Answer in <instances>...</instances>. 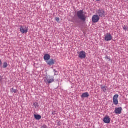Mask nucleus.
<instances>
[{
  "mask_svg": "<svg viewBox=\"0 0 128 128\" xmlns=\"http://www.w3.org/2000/svg\"><path fill=\"white\" fill-rule=\"evenodd\" d=\"M77 16L80 20H83V22H86V16L84 14V10H80L78 11L77 12Z\"/></svg>",
  "mask_w": 128,
  "mask_h": 128,
  "instance_id": "f257e3e1",
  "label": "nucleus"
},
{
  "mask_svg": "<svg viewBox=\"0 0 128 128\" xmlns=\"http://www.w3.org/2000/svg\"><path fill=\"white\" fill-rule=\"evenodd\" d=\"M78 58H81V60H83V58H86V54L84 51L78 52Z\"/></svg>",
  "mask_w": 128,
  "mask_h": 128,
  "instance_id": "f03ea898",
  "label": "nucleus"
},
{
  "mask_svg": "<svg viewBox=\"0 0 128 128\" xmlns=\"http://www.w3.org/2000/svg\"><path fill=\"white\" fill-rule=\"evenodd\" d=\"M100 16L98 15H94L92 18V22L94 24H96V22H100Z\"/></svg>",
  "mask_w": 128,
  "mask_h": 128,
  "instance_id": "7ed1b4c3",
  "label": "nucleus"
},
{
  "mask_svg": "<svg viewBox=\"0 0 128 128\" xmlns=\"http://www.w3.org/2000/svg\"><path fill=\"white\" fill-rule=\"evenodd\" d=\"M118 94H116L113 98V102L115 106L118 104Z\"/></svg>",
  "mask_w": 128,
  "mask_h": 128,
  "instance_id": "20e7f679",
  "label": "nucleus"
},
{
  "mask_svg": "<svg viewBox=\"0 0 128 128\" xmlns=\"http://www.w3.org/2000/svg\"><path fill=\"white\" fill-rule=\"evenodd\" d=\"M104 40L106 42H110L112 40V36L110 34H107L105 35Z\"/></svg>",
  "mask_w": 128,
  "mask_h": 128,
  "instance_id": "39448f33",
  "label": "nucleus"
},
{
  "mask_svg": "<svg viewBox=\"0 0 128 128\" xmlns=\"http://www.w3.org/2000/svg\"><path fill=\"white\" fill-rule=\"evenodd\" d=\"M122 112V107L115 108L114 113L116 114H120Z\"/></svg>",
  "mask_w": 128,
  "mask_h": 128,
  "instance_id": "423d86ee",
  "label": "nucleus"
},
{
  "mask_svg": "<svg viewBox=\"0 0 128 128\" xmlns=\"http://www.w3.org/2000/svg\"><path fill=\"white\" fill-rule=\"evenodd\" d=\"M20 32L22 34H27V32H28V28L27 27L24 28L22 26H20Z\"/></svg>",
  "mask_w": 128,
  "mask_h": 128,
  "instance_id": "0eeeda50",
  "label": "nucleus"
},
{
  "mask_svg": "<svg viewBox=\"0 0 128 128\" xmlns=\"http://www.w3.org/2000/svg\"><path fill=\"white\" fill-rule=\"evenodd\" d=\"M98 14H99V17L104 18V10H100L98 11Z\"/></svg>",
  "mask_w": 128,
  "mask_h": 128,
  "instance_id": "6e6552de",
  "label": "nucleus"
},
{
  "mask_svg": "<svg viewBox=\"0 0 128 128\" xmlns=\"http://www.w3.org/2000/svg\"><path fill=\"white\" fill-rule=\"evenodd\" d=\"M103 122L105 124H110V116H106L103 120Z\"/></svg>",
  "mask_w": 128,
  "mask_h": 128,
  "instance_id": "1a4fd4ad",
  "label": "nucleus"
},
{
  "mask_svg": "<svg viewBox=\"0 0 128 128\" xmlns=\"http://www.w3.org/2000/svg\"><path fill=\"white\" fill-rule=\"evenodd\" d=\"M46 62L48 66H53V64H54V59H50V60H48Z\"/></svg>",
  "mask_w": 128,
  "mask_h": 128,
  "instance_id": "9d476101",
  "label": "nucleus"
},
{
  "mask_svg": "<svg viewBox=\"0 0 128 128\" xmlns=\"http://www.w3.org/2000/svg\"><path fill=\"white\" fill-rule=\"evenodd\" d=\"M44 60H46V62L50 60V56L48 54H45L44 56Z\"/></svg>",
  "mask_w": 128,
  "mask_h": 128,
  "instance_id": "9b49d317",
  "label": "nucleus"
},
{
  "mask_svg": "<svg viewBox=\"0 0 128 128\" xmlns=\"http://www.w3.org/2000/svg\"><path fill=\"white\" fill-rule=\"evenodd\" d=\"M90 96V94H88V92H86L85 93H84L82 96L81 98H88Z\"/></svg>",
  "mask_w": 128,
  "mask_h": 128,
  "instance_id": "f8f14e48",
  "label": "nucleus"
},
{
  "mask_svg": "<svg viewBox=\"0 0 128 128\" xmlns=\"http://www.w3.org/2000/svg\"><path fill=\"white\" fill-rule=\"evenodd\" d=\"M100 88H101V90H102L104 92H106V90H107L108 88H106V86L101 85Z\"/></svg>",
  "mask_w": 128,
  "mask_h": 128,
  "instance_id": "ddd939ff",
  "label": "nucleus"
},
{
  "mask_svg": "<svg viewBox=\"0 0 128 128\" xmlns=\"http://www.w3.org/2000/svg\"><path fill=\"white\" fill-rule=\"evenodd\" d=\"M34 116L36 120H42V116H40V115L34 114Z\"/></svg>",
  "mask_w": 128,
  "mask_h": 128,
  "instance_id": "4468645a",
  "label": "nucleus"
},
{
  "mask_svg": "<svg viewBox=\"0 0 128 128\" xmlns=\"http://www.w3.org/2000/svg\"><path fill=\"white\" fill-rule=\"evenodd\" d=\"M10 92H12V94H16V92H18V90L12 88L10 89Z\"/></svg>",
  "mask_w": 128,
  "mask_h": 128,
  "instance_id": "2eb2a0df",
  "label": "nucleus"
},
{
  "mask_svg": "<svg viewBox=\"0 0 128 128\" xmlns=\"http://www.w3.org/2000/svg\"><path fill=\"white\" fill-rule=\"evenodd\" d=\"M8 63L6 62H4L3 64L4 68H8Z\"/></svg>",
  "mask_w": 128,
  "mask_h": 128,
  "instance_id": "dca6fc26",
  "label": "nucleus"
},
{
  "mask_svg": "<svg viewBox=\"0 0 128 128\" xmlns=\"http://www.w3.org/2000/svg\"><path fill=\"white\" fill-rule=\"evenodd\" d=\"M105 59L107 60H108V62H112V59L110 58V57L108 56H106L105 57Z\"/></svg>",
  "mask_w": 128,
  "mask_h": 128,
  "instance_id": "f3484780",
  "label": "nucleus"
},
{
  "mask_svg": "<svg viewBox=\"0 0 128 128\" xmlns=\"http://www.w3.org/2000/svg\"><path fill=\"white\" fill-rule=\"evenodd\" d=\"M34 106L36 108H38V102L34 103Z\"/></svg>",
  "mask_w": 128,
  "mask_h": 128,
  "instance_id": "a211bd4d",
  "label": "nucleus"
},
{
  "mask_svg": "<svg viewBox=\"0 0 128 128\" xmlns=\"http://www.w3.org/2000/svg\"><path fill=\"white\" fill-rule=\"evenodd\" d=\"M123 29L124 30H125V32H126L127 30H128V28H126V26H124Z\"/></svg>",
  "mask_w": 128,
  "mask_h": 128,
  "instance_id": "6ab92c4d",
  "label": "nucleus"
},
{
  "mask_svg": "<svg viewBox=\"0 0 128 128\" xmlns=\"http://www.w3.org/2000/svg\"><path fill=\"white\" fill-rule=\"evenodd\" d=\"M52 82H54V80H49L48 82H47V84L49 85L50 84H52Z\"/></svg>",
  "mask_w": 128,
  "mask_h": 128,
  "instance_id": "aec40b11",
  "label": "nucleus"
},
{
  "mask_svg": "<svg viewBox=\"0 0 128 128\" xmlns=\"http://www.w3.org/2000/svg\"><path fill=\"white\" fill-rule=\"evenodd\" d=\"M41 128H48L46 125H43L42 126H41Z\"/></svg>",
  "mask_w": 128,
  "mask_h": 128,
  "instance_id": "412c9836",
  "label": "nucleus"
},
{
  "mask_svg": "<svg viewBox=\"0 0 128 128\" xmlns=\"http://www.w3.org/2000/svg\"><path fill=\"white\" fill-rule=\"evenodd\" d=\"M56 22H58L60 20V18H56Z\"/></svg>",
  "mask_w": 128,
  "mask_h": 128,
  "instance_id": "4be33fe9",
  "label": "nucleus"
},
{
  "mask_svg": "<svg viewBox=\"0 0 128 128\" xmlns=\"http://www.w3.org/2000/svg\"><path fill=\"white\" fill-rule=\"evenodd\" d=\"M2 60H0V66H2Z\"/></svg>",
  "mask_w": 128,
  "mask_h": 128,
  "instance_id": "5701e85b",
  "label": "nucleus"
},
{
  "mask_svg": "<svg viewBox=\"0 0 128 128\" xmlns=\"http://www.w3.org/2000/svg\"><path fill=\"white\" fill-rule=\"evenodd\" d=\"M52 116H54V114H56V112H53L52 113Z\"/></svg>",
  "mask_w": 128,
  "mask_h": 128,
  "instance_id": "b1692460",
  "label": "nucleus"
},
{
  "mask_svg": "<svg viewBox=\"0 0 128 128\" xmlns=\"http://www.w3.org/2000/svg\"><path fill=\"white\" fill-rule=\"evenodd\" d=\"M2 80V77L0 76V80Z\"/></svg>",
  "mask_w": 128,
  "mask_h": 128,
  "instance_id": "393cba45",
  "label": "nucleus"
},
{
  "mask_svg": "<svg viewBox=\"0 0 128 128\" xmlns=\"http://www.w3.org/2000/svg\"><path fill=\"white\" fill-rule=\"evenodd\" d=\"M96 2H100L102 0H95Z\"/></svg>",
  "mask_w": 128,
  "mask_h": 128,
  "instance_id": "a878e982",
  "label": "nucleus"
},
{
  "mask_svg": "<svg viewBox=\"0 0 128 128\" xmlns=\"http://www.w3.org/2000/svg\"><path fill=\"white\" fill-rule=\"evenodd\" d=\"M54 72H55L56 74V72H58L56 71V70H54Z\"/></svg>",
  "mask_w": 128,
  "mask_h": 128,
  "instance_id": "bb28decb",
  "label": "nucleus"
}]
</instances>
